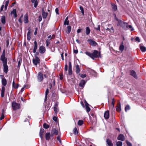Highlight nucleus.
Segmentation results:
<instances>
[{
	"label": "nucleus",
	"mask_w": 146,
	"mask_h": 146,
	"mask_svg": "<svg viewBox=\"0 0 146 146\" xmlns=\"http://www.w3.org/2000/svg\"><path fill=\"white\" fill-rule=\"evenodd\" d=\"M5 51L4 50L1 57V60L2 61L3 66L4 72L7 73L8 71V66L7 65V58L5 57Z\"/></svg>",
	"instance_id": "1"
},
{
	"label": "nucleus",
	"mask_w": 146,
	"mask_h": 146,
	"mask_svg": "<svg viewBox=\"0 0 146 146\" xmlns=\"http://www.w3.org/2000/svg\"><path fill=\"white\" fill-rule=\"evenodd\" d=\"M115 20L117 21L118 23L117 24V25L118 26H120L121 27H123L125 26L127 23H126L123 22L121 21L118 19L116 17V16H115Z\"/></svg>",
	"instance_id": "2"
},
{
	"label": "nucleus",
	"mask_w": 146,
	"mask_h": 146,
	"mask_svg": "<svg viewBox=\"0 0 146 146\" xmlns=\"http://www.w3.org/2000/svg\"><path fill=\"white\" fill-rule=\"evenodd\" d=\"M12 106L13 109L15 110L19 109L20 106L19 104L15 102H12Z\"/></svg>",
	"instance_id": "3"
},
{
	"label": "nucleus",
	"mask_w": 146,
	"mask_h": 146,
	"mask_svg": "<svg viewBox=\"0 0 146 146\" xmlns=\"http://www.w3.org/2000/svg\"><path fill=\"white\" fill-rule=\"evenodd\" d=\"M40 60L39 58L37 56L35 57V58L33 59V64L36 66L40 62Z\"/></svg>",
	"instance_id": "4"
},
{
	"label": "nucleus",
	"mask_w": 146,
	"mask_h": 146,
	"mask_svg": "<svg viewBox=\"0 0 146 146\" xmlns=\"http://www.w3.org/2000/svg\"><path fill=\"white\" fill-rule=\"evenodd\" d=\"M89 43L92 46H96L97 44V43L91 39H89L88 40Z\"/></svg>",
	"instance_id": "5"
},
{
	"label": "nucleus",
	"mask_w": 146,
	"mask_h": 146,
	"mask_svg": "<svg viewBox=\"0 0 146 146\" xmlns=\"http://www.w3.org/2000/svg\"><path fill=\"white\" fill-rule=\"evenodd\" d=\"M98 52L96 50H94L93 53L92 54V58L94 59V58H97L98 56Z\"/></svg>",
	"instance_id": "6"
},
{
	"label": "nucleus",
	"mask_w": 146,
	"mask_h": 146,
	"mask_svg": "<svg viewBox=\"0 0 146 146\" xmlns=\"http://www.w3.org/2000/svg\"><path fill=\"white\" fill-rule=\"evenodd\" d=\"M58 132L57 129H53L51 131V136H53L54 135H57Z\"/></svg>",
	"instance_id": "7"
},
{
	"label": "nucleus",
	"mask_w": 146,
	"mask_h": 146,
	"mask_svg": "<svg viewBox=\"0 0 146 146\" xmlns=\"http://www.w3.org/2000/svg\"><path fill=\"white\" fill-rule=\"evenodd\" d=\"M38 80L39 82H41L43 79V75L41 72H39L38 74V76L37 77Z\"/></svg>",
	"instance_id": "8"
},
{
	"label": "nucleus",
	"mask_w": 146,
	"mask_h": 146,
	"mask_svg": "<svg viewBox=\"0 0 146 146\" xmlns=\"http://www.w3.org/2000/svg\"><path fill=\"white\" fill-rule=\"evenodd\" d=\"M39 52L41 54L44 53L46 51L45 47L43 46H41L39 48Z\"/></svg>",
	"instance_id": "9"
},
{
	"label": "nucleus",
	"mask_w": 146,
	"mask_h": 146,
	"mask_svg": "<svg viewBox=\"0 0 146 146\" xmlns=\"http://www.w3.org/2000/svg\"><path fill=\"white\" fill-rule=\"evenodd\" d=\"M58 102H57L55 104L54 106V111L56 113H58L59 111L58 108Z\"/></svg>",
	"instance_id": "10"
},
{
	"label": "nucleus",
	"mask_w": 146,
	"mask_h": 146,
	"mask_svg": "<svg viewBox=\"0 0 146 146\" xmlns=\"http://www.w3.org/2000/svg\"><path fill=\"white\" fill-rule=\"evenodd\" d=\"M117 139L118 140L123 141L125 140V137L123 135L120 134L117 137Z\"/></svg>",
	"instance_id": "11"
},
{
	"label": "nucleus",
	"mask_w": 146,
	"mask_h": 146,
	"mask_svg": "<svg viewBox=\"0 0 146 146\" xmlns=\"http://www.w3.org/2000/svg\"><path fill=\"white\" fill-rule=\"evenodd\" d=\"M44 132V129H41L39 132V136L41 139L43 138V135Z\"/></svg>",
	"instance_id": "12"
},
{
	"label": "nucleus",
	"mask_w": 146,
	"mask_h": 146,
	"mask_svg": "<svg viewBox=\"0 0 146 146\" xmlns=\"http://www.w3.org/2000/svg\"><path fill=\"white\" fill-rule=\"evenodd\" d=\"M23 21L25 23H27L28 22V16L27 14L26 13L24 15Z\"/></svg>",
	"instance_id": "13"
},
{
	"label": "nucleus",
	"mask_w": 146,
	"mask_h": 146,
	"mask_svg": "<svg viewBox=\"0 0 146 146\" xmlns=\"http://www.w3.org/2000/svg\"><path fill=\"white\" fill-rule=\"evenodd\" d=\"M130 75L133 76L135 78L137 79V76L136 75L135 72L133 70H131L130 71Z\"/></svg>",
	"instance_id": "14"
},
{
	"label": "nucleus",
	"mask_w": 146,
	"mask_h": 146,
	"mask_svg": "<svg viewBox=\"0 0 146 146\" xmlns=\"http://www.w3.org/2000/svg\"><path fill=\"white\" fill-rule=\"evenodd\" d=\"M104 117L105 119H108L109 117V113L108 111H105L104 113Z\"/></svg>",
	"instance_id": "15"
},
{
	"label": "nucleus",
	"mask_w": 146,
	"mask_h": 146,
	"mask_svg": "<svg viewBox=\"0 0 146 146\" xmlns=\"http://www.w3.org/2000/svg\"><path fill=\"white\" fill-rule=\"evenodd\" d=\"M13 14L14 15L15 18L17 17V14L16 10L15 9H13V10L11 12V15H12Z\"/></svg>",
	"instance_id": "16"
},
{
	"label": "nucleus",
	"mask_w": 146,
	"mask_h": 146,
	"mask_svg": "<svg viewBox=\"0 0 146 146\" xmlns=\"http://www.w3.org/2000/svg\"><path fill=\"white\" fill-rule=\"evenodd\" d=\"M121 105L120 103H118L116 107V110L117 111L119 112L121 111Z\"/></svg>",
	"instance_id": "17"
},
{
	"label": "nucleus",
	"mask_w": 146,
	"mask_h": 146,
	"mask_svg": "<svg viewBox=\"0 0 146 146\" xmlns=\"http://www.w3.org/2000/svg\"><path fill=\"white\" fill-rule=\"evenodd\" d=\"M86 83V82L84 80H82L79 84L80 86L83 88Z\"/></svg>",
	"instance_id": "18"
},
{
	"label": "nucleus",
	"mask_w": 146,
	"mask_h": 146,
	"mask_svg": "<svg viewBox=\"0 0 146 146\" xmlns=\"http://www.w3.org/2000/svg\"><path fill=\"white\" fill-rule=\"evenodd\" d=\"M34 47L33 52L34 53H35L36 49H37V43L36 41H35L34 42Z\"/></svg>",
	"instance_id": "19"
},
{
	"label": "nucleus",
	"mask_w": 146,
	"mask_h": 146,
	"mask_svg": "<svg viewBox=\"0 0 146 146\" xmlns=\"http://www.w3.org/2000/svg\"><path fill=\"white\" fill-rule=\"evenodd\" d=\"M111 5L113 11H116L117 10V6L113 3H111Z\"/></svg>",
	"instance_id": "20"
},
{
	"label": "nucleus",
	"mask_w": 146,
	"mask_h": 146,
	"mask_svg": "<svg viewBox=\"0 0 146 146\" xmlns=\"http://www.w3.org/2000/svg\"><path fill=\"white\" fill-rule=\"evenodd\" d=\"M106 143L108 146H113V144L112 141L109 139L106 140Z\"/></svg>",
	"instance_id": "21"
},
{
	"label": "nucleus",
	"mask_w": 146,
	"mask_h": 146,
	"mask_svg": "<svg viewBox=\"0 0 146 146\" xmlns=\"http://www.w3.org/2000/svg\"><path fill=\"white\" fill-rule=\"evenodd\" d=\"M51 136L50 133H47L45 134V138L46 140H49Z\"/></svg>",
	"instance_id": "22"
},
{
	"label": "nucleus",
	"mask_w": 146,
	"mask_h": 146,
	"mask_svg": "<svg viewBox=\"0 0 146 146\" xmlns=\"http://www.w3.org/2000/svg\"><path fill=\"white\" fill-rule=\"evenodd\" d=\"M124 48V46L123 45V42H122L120 46L119 50L121 52H122Z\"/></svg>",
	"instance_id": "23"
},
{
	"label": "nucleus",
	"mask_w": 146,
	"mask_h": 146,
	"mask_svg": "<svg viewBox=\"0 0 146 146\" xmlns=\"http://www.w3.org/2000/svg\"><path fill=\"white\" fill-rule=\"evenodd\" d=\"M5 90V88L4 87H2L1 93V96L2 97H4Z\"/></svg>",
	"instance_id": "24"
},
{
	"label": "nucleus",
	"mask_w": 146,
	"mask_h": 146,
	"mask_svg": "<svg viewBox=\"0 0 146 146\" xmlns=\"http://www.w3.org/2000/svg\"><path fill=\"white\" fill-rule=\"evenodd\" d=\"M2 83L3 87L6 86L7 84V82L6 79L5 78H3L1 80Z\"/></svg>",
	"instance_id": "25"
},
{
	"label": "nucleus",
	"mask_w": 146,
	"mask_h": 146,
	"mask_svg": "<svg viewBox=\"0 0 146 146\" xmlns=\"http://www.w3.org/2000/svg\"><path fill=\"white\" fill-rule=\"evenodd\" d=\"M140 48L142 52H145L146 51V48L143 46L140 45Z\"/></svg>",
	"instance_id": "26"
},
{
	"label": "nucleus",
	"mask_w": 146,
	"mask_h": 146,
	"mask_svg": "<svg viewBox=\"0 0 146 146\" xmlns=\"http://www.w3.org/2000/svg\"><path fill=\"white\" fill-rule=\"evenodd\" d=\"M75 68L76 69V73L78 74L80 72V68L79 65H77L76 66Z\"/></svg>",
	"instance_id": "27"
},
{
	"label": "nucleus",
	"mask_w": 146,
	"mask_h": 146,
	"mask_svg": "<svg viewBox=\"0 0 146 146\" xmlns=\"http://www.w3.org/2000/svg\"><path fill=\"white\" fill-rule=\"evenodd\" d=\"M31 38V32L30 30H29L27 34V39L28 40H30Z\"/></svg>",
	"instance_id": "28"
},
{
	"label": "nucleus",
	"mask_w": 146,
	"mask_h": 146,
	"mask_svg": "<svg viewBox=\"0 0 146 146\" xmlns=\"http://www.w3.org/2000/svg\"><path fill=\"white\" fill-rule=\"evenodd\" d=\"M90 30L88 27H86V33L87 35H88L90 33Z\"/></svg>",
	"instance_id": "29"
},
{
	"label": "nucleus",
	"mask_w": 146,
	"mask_h": 146,
	"mask_svg": "<svg viewBox=\"0 0 146 146\" xmlns=\"http://www.w3.org/2000/svg\"><path fill=\"white\" fill-rule=\"evenodd\" d=\"M1 21L3 24H5V16H3L2 17L1 19Z\"/></svg>",
	"instance_id": "30"
},
{
	"label": "nucleus",
	"mask_w": 146,
	"mask_h": 146,
	"mask_svg": "<svg viewBox=\"0 0 146 146\" xmlns=\"http://www.w3.org/2000/svg\"><path fill=\"white\" fill-rule=\"evenodd\" d=\"M11 40V38L9 37H8L6 38V46L7 47L9 45V41L10 40Z\"/></svg>",
	"instance_id": "31"
},
{
	"label": "nucleus",
	"mask_w": 146,
	"mask_h": 146,
	"mask_svg": "<svg viewBox=\"0 0 146 146\" xmlns=\"http://www.w3.org/2000/svg\"><path fill=\"white\" fill-rule=\"evenodd\" d=\"M71 30V27L70 26H69L67 27L66 32L67 33H69Z\"/></svg>",
	"instance_id": "32"
},
{
	"label": "nucleus",
	"mask_w": 146,
	"mask_h": 146,
	"mask_svg": "<svg viewBox=\"0 0 146 146\" xmlns=\"http://www.w3.org/2000/svg\"><path fill=\"white\" fill-rule=\"evenodd\" d=\"M49 93V90L48 88H47L45 91V98L44 99L45 101H46L47 100V95Z\"/></svg>",
	"instance_id": "33"
},
{
	"label": "nucleus",
	"mask_w": 146,
	"mask_h": 146,
	"mask_svg": "<svg viewBox=\"0 0 146 146\" xmlns=\"http://www.w3.org/2000/svg\"><path fill=\"white\" fill-rule=\"evenodd\" d=\"M5 113V112L4 110H2V113L1 114V115L0 118V120H2L3 119L4 117V114Z\"/></svg>",
	"instance_id": "34"
},
{
	"label": "nucleus",
	"mask_w": 146,
	"mask_h": 146,
	"mask_svg": "<svg viewBox=\"0 0 146 146\" xmlns=\"http://www.w3.org/2000/svg\"><path fill=\"white\" fill-rule=\"evenodd\" d=\"M18 85L17 84L15 83L14 81H13V87L14 88H17L18 87Z\"/></svg>",
	"instance_id": "35"
},
{
	"label": "nucleus",
	"mask_w": 146,
	"mask_h": 146,
	"mask_svg": "<svg viewBox=\"0 0 146 146\" xmlns=\"http://www.w3.org/2000/svg\"><path fill=\"white\" fill-rule=\"evenodd\" d=\"M48 15V13L45 12H43L42 13V15L43 18L45 19Z\"/></svg>",
	"instance_id": "36"
},
{
	"label": "nucleus",
	"mask_w": 146,
	"mask_h": 146,
	"mask_svg": "<svg viewBox=\"0 0 146 146\" xmlns=\"http://www.w3.org/2000/svg\"><path fill=\"white\" fill-rule=\"evenodd\" d=\"M33 3H34V7L36 8L38 4V2L37 0H36V1L32 2Z\"/></svg>",
	"instance_id": "37"
},
{
	"label": "nucleus",
	"mask_w": 146,
	"mask_h": 146,
	"mask_svg": "<svg viewBox=\"0 0 146 146\" xmlns=\"http://www.w3.org/2000/svg\"><path fill=\"white\" fill-rule=\"evenodd\" d=\"M73 133L76 135L78 134V131L76 127L74 128L73 130Z\"/></svg>",
	"instance_id": "38"
},
{
	"label": "nucleus",
	"mask_w": 146,
	"mask_h": 146,
	"mask_svg": "<svg viewBox=\"0 0 146 146\" xmlns=\"http://www.w3.org/2000/svg\"><path fill=\"white\" fill-rule=\"evenodd\" d=\"M83 123V121L81 120H79L78 122V124L79 125H81Z\"/></svg>",
	"instance_id": "39"
},
{
	"label": "nucleus",
	"mask_w": 146,
	"mask_h": 146,
	"mask_svg": "<svg viewBox=\"0 0 146 146\" xmlns=\"http://www.w3.org/2000/svg\"><path fill=\"white\" fill-rule=\"evenodd\" d=\"M122 142L120 141H119L116 142V146H122Z\"/></svg>",
	"instance_id": "40"
},
{
	"label": "nucleus",
	"mask_w": 146,
	"mask_h": 146,
	"mask_svg": "<svg viewBox=\"0 0 146 146\" xmlns=\"http://www.w3.org/2000/svg\"><path fill=\"white\" fill-rule=\"evenodd\" d=\"M86 54L88 56L90 57L91 58H92V53H90L89 52L86 51L85 52Z\"/></svg>",
	"instance_id": "41"
},
{
	"label": "nucleus",
	"mask_w": 146,
	"mask_h": 146,
	"mask_svg": "<svg viewBox=\"0 0 146 146\" xmlns=\"http://www.w3.org/2000/svg\"><path fill=\"white\" fill-rule=\"evenodd\" d=\"M130 109V107L128 105H127L125 107V111H126L127 110H129Z\"/></svg>",
	"instance_id": "42"
},
{
	"label": "nucleus",
	"mask_w": 146,
	"mask_h": 146,
	"mask_svg": "<svg viewBox=\"0 0 146 146\" xmlns=\"http://www.w3.org/2000/svg\"><path fill=\"white\" fill-rule=\"evenodd\" d=\"M80 9L81 11V12L82 13L83 15H84V10L83 7L82 6H80Z\"/></svg>",
	"instance_id": "43"
},
{
	"label": "nucleus",
	"mask_w": 146,
	"mask_h": 146,
	"mask_svg": "<svg viewBox=\"0 0 146 146\" xmlns=\"http://www.w3.org/2000/svg\"><path fill=\"white\" fill-rule=\"evenodd\" d=\"M43 126L44 128L46 129L48 128L49 127V126L46 123L44 124Z\"/></svg>",
	"instance_id": "44"
},
{
	"label": "nucleus",
	"mask_w": 146,
	"mask_h": 146,
	"mask_svg": "<svg viewBox=\"0 0 146 146\" xmlns=\"http://www.w3.org/2000/svg\"><path fill=\"white\" fill-rule=\"evenodd\" d=\"M56 37L57 38H59L60 36V31H58L56 33Z\"/></svg>",
	"instance_id": "45"
},
{
	"label": "nucleus",
	"mask_w": 146,
	"mask_h": 146,
	"mask_svg": "<svg viewBox=\"0 0 146 146\" xmlns=\"http://www.w3.org/2000/svg\"><path fill=\"white\" fill-rule=\"evenodd\" d=\"M79 75L82 78H84L86 76V74H79Z\"/></svg>",
	"instance_id": "46"
},
{
	"label": "nucleus",
	"mask_w": 146,
	"mask_h": 146,
	"mask_svg": "<svg viewBox=\"0 0 146 146\" xmlns=\"http://www.w3.org/2000/svg\"><path fill=\"white\" fill-rule=\"evenodd\" d=\"M126 142L127 145V146H132V144L130 142L128 141L127 140L126 141Z\"/></svg>",
	"instance_id": "47"
},
{
	"label": "nucleus",
	"mask_w": 146,
	"mask_h": 146,
	"mask_svg": "<svg viewBox=\"0 0 146 146\" xmlns=\"http://www.w3.org/2000/svg\"><path fill=\"white\" fill-rule=\"evenodd\" d=\"M46 46H48L50 44L49 40L47 39L46 41Z\"/></svg>",
	"instance_id": "48"
},
{
	"label": "nucleus",
	"mask_w": 146,
	"mask_h": 146,
	"mask_svg": "<svg viewBox=\"0 0 146 146\" xmlns=\"http://www.w3.org/2000/svg\"><path fill=\"white\" fill-rule=\"evenodd\" d=\"M57 139L59 142L61 143V140L60 137L59 136H57L56 138Z\"/></svg>",
	"instance_id": "49"
},
{
	"label": "nucleus",
	"mask_w": 146,
	"mask_h": 146,
	"mask_svg": "<svg viewBox=\"0 0 146 146\" xmlns=\"http://www.w3.org/2000/svg\"><path fill=\"white\" fill-rule=\"evenodd\" d=\"M114 98L112 99V102H111V105H113L112 108H114Z\"/></svg>",
	"instance_id": "50"
},
{
	"label": "nucleus",
	"mask_w": 146,
	"mask_h": 146,
	"mask_svg": "<svg viewBox=\"0 0 146 146\" xmlns=\"http://www.w3.org/2000/svg\"><path fill=\"white\" fill-rule=\"evenodd\" d=\"M127 27H129V28H131V31H132L134 29L133 28H132V26L131 25H127L126 26Z\"/></svg>",
	"instance_id": "51"
},
{
	"label": "nucleus",
	"mask_w": 146,
	"mask_h": 146,
	"mask_svg": "<svg viewBox=\"0 0 146 146\" xmlns=\"http://www.w3.org/2000/svg\"><path fill=\"white\" fill-rule=\"evenodd\" d=\"M72 69H68V74L69 75H71L72 74Z\"/></svg>",
	"instance_id": "52"
},
{
	"label": "nucleus",
	"mask_w": 146,
	"mask_h": 146,
	"mask_svg": "<svg viewBox=\"0 0 146 146\" xmlns=\"http://www.w3.org/2000/svg\"><path fill=\"white\" fill-rule=\"evenodd\" d=\"M69 24V21H64V25H68Z\"/></svg>",
	"instance_id": "53"
},
{
	"label": "nucleus",
	"mask_w": 146,
	"mask_h": 146,
	"mask_svg": "<svg viewBox=\"0 0 146 146\" xmlns=\"http://www.w3.org/2000/svg\"><path fill=\"white\" fill-rule=\"evenodd\" d=\"M94 29H96L97 30L99 31H100V25H98V27L97 28H94Z\"/></svg>",
	"instance_id": "54"
},
{
	"label": "nucleus",
	"mask_w": 146,
	"mask_h": 146,
	"mask_svg": "<svg viewBox=\"0 0 146 146\" xmlns=\"http://www.w3.org/2000/svg\"><path fill=\"white\" fill-rule=\"evenodd\" d=\"M86 110L87 112H88L90 111V109L89 107V106H87V107H86Z\"/></svg>",
	"instance_id": "55"
},
{
	"label": "nucleus",
	"mask_w": 146,
	"mask_h": 146,
	"mask_svg": "<svg viewBox=\"0 0 146 146\" xmlns=\"http://www.w3.org/2000/svg\"><path fill=\"white\" fill-rule=\"evenodd\" d=\"M9 0H7L6 1H5V6H7V7L8 5V4L9 3Z\"/></svg>",
	"instance_id": "56"
},
{
	"label": "nucleus",
	"mask_w": 146,
	"mask_h": 146,
	"mask_svg": "<svg viewBox=\"0 0 146 146\" xmlns=\"http://www.w3.org/2000/svg\"><path fill=\"white\" fill-rule=\"evenodd\" d=\"M23 15L21 16V17H20V18L19 19V21L20 23H22V20L21 19V18H22V17H23Z\"/></svg>",
	"instance_id": "57"
},
{
	"label": "nucleus",
	"mask_w": 146,
	"mask_h": 146,
	"mask_svg": "<svg viewBox=\"0 0 146 146\" xmlns=\"http://www.w3.org/2000/svg\"><path fill=\"white\" fill-rule=\"evenodd\" d=\"M72 69V66L71 63L70 62L69 63L68 69Z\"/></svg>",
	"instance_id": "58"
},
{
	"label": "nucleus",
	"mask_w": 146,
	"mask_h": 146,
	"mask_svg": "<svg viewBox=\"0 0 146 146\" xmlns=\"http://www.w3.org/2000/svg\"><path fill=\"white\" fill-rule=\"evenodd\" d=\"M3 34V31H2L1 29V27H0V35L1 36L2 35V34Z\"/></svg>",
	"instance_id": "59"
},
{
	"label": "nucleus",
	"mask_w": 146,
	"mask_h": 146,
	"mask_svg": "<svg viewBox=\"0 0 146 146\" xmlns=\"http://www.w3.org/2000/svg\"><path fill=\"white\" fill-rule=\"evenodd\" d=\"M64 70L65 71H66L68 70V65L67 64H66L65 66Z\"/></svg>",
	"instance_id": "60"
},
{
	"label": "nucleus",
	"mask_w": 146,
	"mask_h": 146,
	"mask_svg": "<svg viewBox=\"0 0 146 146\" xmlns=\"http://www.w3.org/2000/svg\"><path fill=\"white\" fill-rule=\"evenodd\" d=\"M22 60L21 59L20 60H19L18 62V66L19 67L21 65V63L20 62H21Z\"/></svg>",
	"instance_id": "61"
},
{
	"label": "nucleus",
	"mask_w": 146,
	"mask_h": 146,
	"mask_svg": "<svg viewBox=\"0 0 146 146\" xmlns=\"http://www.w3.org/2000/svg\"><path fill=\"white\" fill-rule=\"evenodd\" d=\"M58 11L59 10L58 8H56L55 9V12L58 15L59 14V13H58Z\"/></svg>",
	"instance_id": "62"
},
{
	"label": "nucleus",
	"mask_w": 146,
	"mask_h": 146,
	"mask_svg": "<svg viewBox=\"0 0 146 146\" xmlns=\"http://www.w3.org/2000/svg\"><path fill=\"white\" fill-rule=\"evenodd\" d=\"M135 40L136 41H138V42H140V39H139V37H137L136 38H135Z\"/></svg>",
	"instance_id": "63"
},
{
	"label": "nucleus",
	"mask_w": 146,
	"mask_h": 146,
	"mask_svg": "<svg viewBox=\"0 0 146 146\" xmlns=\"http://www.w3.org/2000/svg\"><path fill=\"white\" fill-rule=\"evenodd\" d=\"M42 20V17L40 15L39 17L38 21L39 22H40V21H41Z\"/></svg>",
	"instance_id": "64"
}]
</instances>
